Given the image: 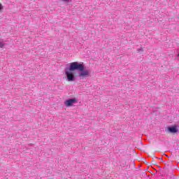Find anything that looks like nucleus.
<instances>
[{"label": "nucleus", "mask_w": 179, "mask_h": 179, "mask_svg": "<svg viewBox=\"0 0 179 179\" xmlns=\"http://www.w3.org/2000/svg\"><path fill=\"white\" fill-rule=\"evenodd\" d=\"M3 9V7L2 6V4L0 3V10H2Z\"/></svg>", "instance_id": "nucleus-7"}, {"label": "nucleus", "mask_w": 179, "mask_h": 179, "mask_svg": "<svg viewBox=\"0 0 179 179\" xmlns=\"http://www.w3.org/2000/svg\"><path fill=\"white\" fill-rule=\"evenodd\" d=\"M75 103H78V99L74 98V99H70L66 100L64 102V104L67 107H71V106H73V104H75Z\"/></svg>", "instance_id": "nucleus-2"}, {"label": "nucleus", "mask_w": 179, "mask_h": 179, "mask_svg": "<svg viewBox=\"0 0 179 179\" xmlns=\"http://www.w3.org/2000/svg\"><path fill=\"white\" fill-rule=\"evenodd\" d=\"M152 164H154V166H156L157 164V162L155 161H152Z\"/></svg>", "instance_id": "nucleus-6"}, {"label": "nucleus", "mask_w": 179, "mask_h": 179, "mask_svg": "<svg viewBox=\"0 0 179 179\" xmlns=\"http://www.w3.org/2000/svg\"><path fill=\"white\" fill-rule=\"evenodd\" d=\"M64 1H69V0H64Z\"/></svg>", "instance_id": "nucleus-9"}, {"label": "nucleus", "mask_w": 179, "mask_h": 179, "mask_svg": "<svg viewBox=\"0 0 179 179\" xmlns=\"http://www.w3.org/2000/svg\"><path fill=\"white\" fill-rule=\"evenodd\" d=\"M160 159V160H162V162H163V158H159Z\"/></svg>", "instance_id": "nucleus-8"}, {"label": "nucleus", "mask_w": 179, "mask_h": 179, "mask_svg": "<svg viewBox=\"0 0 179 179\" xmlns=\"http://www.w3.org/2000/svg\"><path fill=\"white\" fill-rule=\"evenodd\" d=\"M79 77L80 78H87V76H90V71L89 70H85L80 71Z\"/></svg>", "instance_id": "nucleus-3"}, {"label": "nucleus", "mask_w": 179, "mask_h": 179, "mask_svg": "<svg viewBox=\"0 0 179 179\" xmlns=\"http://www.w3.org/2000/svg\"><path fill=\"white\" fill-rule=\"evenodd\" d=\"M168 131L171 134H177V132H178V129H177V126L174 125V126L168 127Z\"/></svg>", "instance_id": "nucleus-4"}, {"label": "nucleus", "mask_w": 179, "mask_h": 179, "mask_svg": "<svg viewBox=\"0 0 179 179\" xmlns=\"http://www.w3.org/2000/svg\"><path fill=\"white\" fill-rule=\"evenodd\" d=\"M83 71L85 66L82 64H79L76 62L70 64L69 69L65 71L66 76L69 82H73L75 80V75L73 71Z\"/></svg>", "instance_id": "nucleus-1"}, {"label": "nucleus", "mask_w": 179, "mask_h": 179, "mask_svg": "<svg viewBox=\"0 0 179 179\" xmlns=\"http://www.w3.org/2000/svg\"><path fill=\"white\" fill-rule=\"evenodd\" d=\"M5 47V43L3 42H0V48H3Z\"/></svg>", "instance_id": "nucleus-5"}]
</instances>
